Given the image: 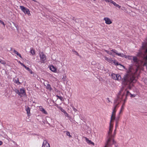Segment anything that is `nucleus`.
<instances>
[{"label":"nucleus","mask_w":147,"mask_h":147,"mask_svg":"<svg viewBox=\"0 0 147 147\" xmlns=\"http://www.w3.org/2000/svg\"><path fill=\"white\" fill-rule=\"evenodd\" d=\"M72 108L73 111L75 112H76L77 111V110L74 107L72 106Z\"/></svg>","instance_id":"c756f323"},{"label":"nucleus","mask_w":147,"mask_h":147,"mask_svg":"<svg viewBox=\"0 0 147 147\" xmlns=\"http://www.w3.org/2000/svg\"><path fill=\"white\" fill-rule=\"evenodd\" d=\"M29 72L31 74H33V73H34L33 72H32V70H31V69H30L29 70Z\"/></svg>","instance_id":"e433bc0d"},{"label":"nucleus","mask_w":147,"mask_h":147,"mask_svg":"<svg viewBox=\"0 0 147 147\" xmlns=\"http://www.w3.org/2000/svg\"><path fill=\"white\" fill-rule=\"evenodd\" d=\"M119 117H118L117 119H116V127H117L118 126V121L119 120Z\"/></svg>","instance_id":"c85d7f7f"},{"label":"nucleus","mask_w":147,"mask_h":147,"mask_svg":"<svg viewBox=\"0 0 147 147\" xmlns=\"http://www.w3.org/2000/svg\"><path fill=\"white\" fill-rule=\"evenodd\" d=\"M64 132H66L67 135L68 136L69 138L72 137V136L70 135V133L68 131H64Z\"/></svg>","instance_id":"b1692460"},{"label":"nucleus","mask_w":147,"mask_h":147,"mask_svg":"<svg viewBox=\"0 0 147 147\" xmlns=\"http://www.w3.org/2000/svg\"><path fill=\"white\" fill-rule=\"evenodd\" d=\"M56 96H57V97H58L61 100H62V99L63 98L61 96H60L58 95H57Z\"/></svg>","instance_id":"2f4dec72"},{"label":"nucleus","mask_w":147,"mask_h":147,"mask_svg":"<svg viewBox=\"0 0 147 147\" xmlns=\"http://www.w3.org/2000/svg\"><path fill=\"white\" fill-rule=\"evenodd\" d=\"M110 3L113 4L115 6H116L119 9L121 8V6L119 5L116 4L114 1H113L112 0H110L109 2Z\"/></svg>","instance_id":"f8f14e48"},{"label":"nucleus","mask_w":147,"mask_h":147,"mask_svg":"<svg viewBox=\"0 0 147 147\" xmlns=\"http://www.w3.org/2000/svg\"><path fill=\"white\" fill-rule=\"evenodd\" d=\"M13 52L14 53L16 54L17 55L19 56L20 57L22 58V56H21V55L20 54H19L17 51H16L15 50H14L13 51Z\"/></svg>","instance_id":"4be33fe9"},{"label":"nucleus","mask_w":147,"mask_h":147,"mask_svg":"<svg viewBox=\"0 0 147 147\" xmlns=\"http://www.w3.org/2000/svg\"><path fill=\"white\" fill-rule=\"evenodd\" d=\"M30 53L32 55H34L35 53V51L33 49H32L30 51Z\"/></svg>","instance_id":"bb28decb"},{"label":"nucleus","mask_w":147,"mask_h":147,"mask_svg":"<svg viewBox=\"0 0 147 147\" xmlns=\"http://www.w3.org/2000/svg\"><path fill=\"white\" fill-rule=\"evenodd\" d=\"M132 59L133 61L135 63H138V59L136 57H133Z\"/></svg>","instance_id":"6ab92c4d"},{"label":"nucleus","mask_w":147,"mask_h":147,"mask_svg":"<svg viewBox=\"0 0 147 147\" xmlns=\"http://www.w3.org/2000/svg\"><path fill=\"white\" fill-rule=\"evenodd\" d=\"M16 83L17 84H19L20 83L19 82V81L18 80H17L16 82Z\"/></svg>","instance_id":"4c0bfd02"},{"label":"nucleus","mask_w":147,"mask_h":147,"mask_svg":"<svg viewBox=\"0 0 147 147\" xmlns=\"http://www.w3.org/2000/svg\"><path fill=\"white\" fill-rule=\"evenodd\" d=\"M146 68L147 69V66H146Z\"/></svg>","instance_id":"8fccbe9b"},{"label":"nucleus","mask_w":147,"mask_h":147,"mask_svg":"<svg viewBox=\"0 0 147 147\" xmlns=\"http://www.w3.org/2000/svg\"><path fill=\"white\" fill-rule=\"evenodd\" d=\"M107 100H108V101L109 102H110V101L109 98H107Z\"/></svg>","instance_id":"ea45409f"},{"label":"nucleus","mask_w":147,"mask_h":147,"mask_svg":"<svg viewBox=\"0 0 147 147\" xmlns=\"http://www.w3.org/2000/svg\"><path fill=\"white\" fill-rule=\"evenodd\" d=\"M107 141L106 142V144H105V146L104 147H109V146H111L112 145H113V144L115 146V144L113 143V142H112V140H111V141L110 143L111 144V145H110V146H109L108 145H107ZM115 147H116L115 146Z\"/></svg>","instance_id":"412c9836"},{"label":"nucleus","mask_w":147,"mask_h":147,"mask_svg":"<svg viewBox=\"0 0 147 147\" xmlns=\"http://www.w3.org/2000/svg\"><path fill=\"white\" fill-rule=\"evenodd\" d=\"M50 69L53 72H56L57 69L53 65H51L50 67Z\"/></svg>","instance_id":"4468645a"},{"label":"nucleus","mask_w":147,"mask_h":147,"mask_svg":"<svg viewBox=\"0 0 147 147\" xmlns=\"http://www.w3.org/2000/svg\"><path fill=\"white\" fill-rule=\"evenodd\" d=\"M10 27L13 30H14L15 28H16V27L15 24L13 22H12L11 23H10Z\"/></svg>","instance_id":"2eb2a0df"},{"label":"nucleus","mask_w":147,"mask_h":147,"mask_svg":"<svg viewBox=\"0 0 147 147\" xmlns=\"http://www.w3.org/2000/svg\"><path fill=\"white\" fill-rule=\"evenodd\" d=\"M0 63L3 65H5L6 64V63L3 60L1 59H0Z\"/></svg>","instance_id":"a878e982"},{"label":"nucleus","mask_w":147,"mask_h":147,"mask_svg":"<svg viewBox=\"0 0 147 147\" xmlns=\"http://www.w3.org/2000/svg\"><path fill=\"white\" fill-rule=\"evenodd\" d=\"M105 21V23L109 25L112 23V22L111 19L108 17H105L103 19Z\"/></svg>","instance_id":"9d476101"},{"label":"nucleus","mask_w":147,"mask_h":147,"mask_svg":"<svg viewBox=\"0 0 147 147\" xmlns=\"http://www.w3.org/2000/svg\"><path fill=\"white\" fill-rule=\"evenodd\" d=\"M136 72H137V71H138V69H136Z\"/></svg>","instance_id":"49530a36"},{"label":"nucleus","mask_w":147,"mask_h":147,"mask_svg":"<svg viewBox=\"0 0 147 147\" xmlns=\"http://www.w3.org/2000/svg\"><path fill=\"white\" fill-rule=\"evenodd\" d=\"M39 56L41 61V63H44L47 59V57L45 55L43 52H40L39 53Z\"/></svg>","instance_id":"0eeeda50"},{"label":"nucleus","mask_w":147,"mask_h":147,"mask_svg":"<svg viewBox=\"0 0 147 147\" xmlns=\"http://www.w3.org/2000/svg\"><path fill=\"white\" fill-rule=\"evenodd\" d=\"M127 13L129 14L130 15L132 16H134L135 15V13L131 11H129V12H128V13Z\"/></svg>","instance_id":"5701e85b"},{"label":"nucleus","mask_w":147,"mask_h":147,"mask_svg":"<svg viewBox=\"0 0 147 147\" xmlns=\"http://www.w3.org/2000/svg\"><path fill=\"white\" fill-rule=\"evenodd\" d=\"M85 138L86 140L87 143L89 144H92L93 145H94V144L93 142H92L90 140H89L87 138L85 137Z\"/></svg>","instance_id":"f3484780"},{"label":"nucleus","mask_w":147,"mask_h":147,"mask_svg":"<svg viewBox=\"0 0 147 147\" xmlns=\"http://www.w3.org/2000/svg\"><path fill=\"white\" fill-rule=\"evenodd\" d=\"M26 111H27V113L28 116L30 115V109L29 107H28L26 109Z\"/></svg>","instance_id":"aec40b11"},{"label":"nucleus","mask_w":147,"mask_h":147,"mask_svg":"<svg viewBox=\"0 0 147 147\" xmlns=\"http://www.w3.org/2000/svg\"><path fill=\"white\" fill-rule=\"evenodd\" d=\"M111 76L112 78L114 80H119L121 79V76L119 74H111Z\"/></svg>","instance_id":"1a4fd4ad"},{"label":"nucleus","mask_w":147,"mask_h":147,"mask_svg":"<svg viewBox=\"0 0 147 147\" xmlns=\"http://www.w3.org/2000/svg\"><path fill=\"white\" fill-rule=\"evenodd\" d=\"M102 1H105L107 2H109L110 0H101Z\"/></svg>","instance_id":"c9c22d12"},{"label":"nucleus","mask_w":147,"mask_h":147,"mask_svg":"<svg viewBox=\"0 0 147 147\" xmlns=\"http://www.w3.org/2000/svg\"><path fill=\"white\" fill-rule=\"evenodd\" d=\"M93 1H95V0H93Z\"/></svg>","instance_id":"09e8293b"},{"label":"nucleus","mask_w":147,"mask_h":147,"mask_svg":"<svg viewBox=\"0 0 147 147\" xmlns=\"http://www.w3.org/2000/svg\"><path fill=\"white\" fill-rule=\"evenodd\" d=\"M122 84L126 87V88L125 90H124V87H123L121 89L117 96V98L114 101H117V102H119V103L123 99V96L125 95V96L126 94V90L128 89H131L133 86L132 82H135L136 81L133 76H130L128 74L125 76L122 79Z\"/></svg>","instance_id":"f257e3e1"},{"label":"nucleus","mask_w":147,"mask_h":147,"mask_svg":"<svg viewBox=\"0 0 147 147\" xmlns=\"http://www.w3.org/2000/svg\"><path fill=\"white\" fill-rule=\"evenodd\" d=\"M14 91L16 93L18 94L20 97L26 95L25 90L24 88L20 89V90L15 89Z\"/></svg>","instance_id":"423d86ee"},{"label":"nucleus","mask_w":147,"mask_h":147,"mask_svg":"<svg viewBox=\"0 0 147 147\" xmlns=\"http://www.w3.org/2000/svg\"><path fill=\"white\" fill-rule=\"evenodd\" d=\"M117 101H114V108L113 109V111L112 112V115L111 117V120L110 122H111L112 120H114L115 118V113L116 111V109L118 105L119 104V102H117Z\"/></svg>","instance_id":"7ed1b4c3"},{"label":"nucleus","mask_w":147,"mask_h":147,"mask_svg":"<svg viewBox=\"0 0 147 147\" xmlns=\"http://www.w3.org/2000/svg\"><path fill=\"white\" fill-rule=\"evenodd\" d=\"M111 51H112L114 53H115L118 56L121 57H125L126 58H127L129 59H132L133 57V56H127L123 53H118L117 51L115 50H111Z\"/></svg>","instance_id":"20e7f679"},{"label":"nucleus","mask_w":147,"mask_h":147,"mask_svg":"<svg viewBox=\"0 0 147 147\" xmlns=\"http://www.w3.org/2000/svg\"><path fill=\"white\" fill-rule=\"evenodd\" d=\"M20 64H21V65L22 66H23L24 67V66H25V65H24L23 63H20Z\"/></svg>","instance_id":"58836bf2"},{"label":"nucleus","mask_w":147,"mask_h":147,"mask_svg":"<svg viewBox=\"0 0 147 147\" xmlns=\"http://www.w3.org/2000/svg\"><path fill=\"white\" fill-rule=\"evenodd\" d=\"M0 23L2 24L4 26H5V25L4 22L1 20H0Z\"/></svg>","instance_id":"72a5a7b5"},{"label":"nucleus","mask_w":147,"mask_h":147,"mask_svg":"<svg viewBox=\"0 0 147 147\" xmlns=\"http://www.w3.org/2000/svg\"><path fill=\"white\" fill-rule=\"evenodd\" d=\"M144 82L147 85V79H145L144 80Z\"/></svg>","instance_id":"473e14b6"},{"label":"nucleus","mask_w":147,"mask_h":147,"mask_svg":"<svg viewBox=\"0 0 147 147\" xmlns=\"http://www.w3.org/2000/svg\"><path fill=\"white\" fill-rule=\"evenodd\" d=\"M147 65V63L146 62H145L144 63L143 66H146V67Z\"/></svg>","instance_id":"f704fd0d"},{"label":"nucleus","mask_w":147,"mask_h":147,"mask_svg":"<svg viewBox=\"0 0 147 147\" xmlns=\"http://www.w3.org/2000/svg\"><path fill=\"white\" fill-rule=\"evenodd\" d=\"M2 144V141H0V145H1Z\"/></svg>","instance_id":"37998d69"},{"label":"nucleus","mask_w":147,"mask_h":147,"mask_svg":"<svg viewBox=\"0 0 147 147\" xmlns=\"http://www.w3.org/2000/svg\"><path fill=\"white\" fill-rule=\"evenodd\" d=\"M32 0L33 1H35V2H37V1H36L34 0Z\"/></svg>","instance_id":"a18cd8bd"},{"label":"nucleus","mask_w":147,"mask_h":147,"mask_svg":"<svg viewBox=\"0 0 147 147\" xmlns=\"http://www.w3.org/2000/svg\"><path fill=\"white\" fill-rule=\"evenodd\" d=\"M26 69L28 70V71L30 69L29 67H27L26 66H24V67Z\"/></svg>","instance_id":"7c9ffc66"},{"label":"nucleus","mask_w":147,"mask_h":147,"mask_svg":"<svg viewBox=\"0 0 147 147\" xmlns=\"http://www.w3.org/2000/svg\"><path fill=\"white\" fill-rule=\"evenodd\" d=\"M123 105L122 107H121V110H122L123 109Z\"/></svg>","instance_id":"79ce46f5"},{"label":"nucleus","mask_w":147,"mask_h":147,"mask_svg":"<svg viewBox=\"0 0 147 147\" xmlns=\"http://www.w3.org/2000/svg\"><path fill=\"white\" fill-rule=\"evenodd\" d=\"M104 57L105 59L108 62L112 63H113L116 65H119L120 67L124 68V66L120 64H119L118 62H116L115 60H112L111 58H109L106 56H105Z\"/></svg>","instance_id":"39448f33"},{"label":"nucleus","mask_w":147,"mask_h":147,"mask_svg":"<svg viewBox=\"0 0 147 147\" xmlns=\"http://www.w3.org/2000/svg\"><path fill=\"white\" fill-rule=\"evenodd\" d=\"M39 108L40 111L45 114H47V112L45 111V110L42 108V107L40 106L39 107Z\"/></svg>","instance_id":"dca6fc26"},{"label":"nucleus","mask_w":147,"mask_h":147,"mask_svg":"<svg viewBox=\"0 0 147 147\" xmlns=\"http://www.w3.org/2000/svg\"><path fill=\"white\" fill-rule=\"evenodd\" d=\"M20 7L22 11L25 13L28 14L29 16L30 15L29 10L27 8L22 6H20Z\"/></svg>","instance_id":"6e6552de"},{"label":"nucleus","mask_w":147,"mask_h":147,"mask_svg":"<svg viewBox=\"0 0 147 147\" xmlns=\"http://www.w3.org/2000/svg\"><path fill=\"white\" fill-rule=\"evenodd\" d=\"M122 111V110H120V112H119V114H120V113H121V112Z\"/></svg>","instance_id":"c03bdc74"},{"label":"nucleus","mask_w":147,"mask_h":147,"mask_svg":"<svg viewBox=\"0 0 147 147\" xmlns=\"http://www.w3.org/2000/svg\"><path fill=\"white\" fill-rule=\"evenodd\" d=\"M113 125L111 123V122H110L109 124V130L107 132V145L110 146L111 145L110 142L111 140H112V142L113 144H115V147H117L118 145L117 144L116 142L114 140V138L116 134V128L114 131L113 134H112V132L113 129Z\"/></svg>","instance_id":"f03ea898"},{"label":"nucleus","mask_w":147,"mask_h":147,"mask_svg":"<svg viewBox=\"0 0 147 147\" xmlns=\"http://www.w3.org/2000/svg\"><path fill=\"white\" fill-rule=\"evenodd\" d=\"M121 9L123 11L127 13H128V11H127V9L126 8L124 7H122L121 8Z\"/></svg>","instance_id":"393cba45"},{"label":"nucleus","mask_w":147,"mask_h":147,"mask_svg":"<svg viewBox=\"0 0 147 147\" xmlns=\"http://www.w3.org/2000/svg\"><path fill=\"white\" fill-rule=\"evenodd\" d=\"M111 55H112V56H113V57H115V55L114 54V53H112V54H111Z\"/></svg>","instance_id":"a19ab883"},{"label":"nucleus","mask_w":147,"mask_h":147,"mask_svg":"<svg viewBox=\"0 0 147 147\" xmlns=\"http://www.w3.org/2000/svg\"><path fill=\"white\" fill-rule=\"evenodd\" d=\"M129 95H130V96L131 97H134L135 96V94H132L129 91H126V94L125 95V98L124 100V102L127 99V96Z\"/></svg>","instance_id":"9b49d317"},{"label":"nucleus","mask_w":147,"mask_h":147,"mask_svg":"<svg viewBox=\"0 0 147 147\" xmlns=\"http://www.w3.org/2000/svg\"><path fill=\"white\" fill-rule=\"evenodd\" d=\"M105 51L107 52V53L110 55H111V54H112V53L107 50H105Z\"/></svg>","instance_id":"cd10ccee"},{"label":"nucleus","mask_w":147,"mask_h":147,"mask_svg":"<svg viewBox=\"0 0 147 147\" xmlns=\"http://www.w3.org/2000/svg\"><path fill=\"white\" fill-rule=\"evenodd\" d=\"M58 107V108H60V107Z\"/></svg>","instance_id":"de8ad7c7"},{"label":"nucleus","mask_w":147,"mask_h":147,"mask_svg":"<svg viewBox=\"0 0 147 147\" xmlns=\"http://www.w3.org/2000/svg\"><path fill=\"white\" fill-rule=\"evenodd\" d=\"M42 147H50L49 144L46 141H43Z\"/></svg>","instance_id":"ddd939ff"},{"label":"nucleus","mask_w":147,"mask_h":147,"mask_svg":"<svg viewBox=\"0 0 147 147\" xmlns=\"http://www.w3.org/2000/svg\"><path fill=\"white\" fill-rule=\"evenodd\" d=\"M44 85L46 86V88L48 89L50 91H51L52 90V88L51 87V86L50 84H47V85H46L45 84V83H44Z\"/></svg>","instance_id":"a211bd4d"}]
</instances>
